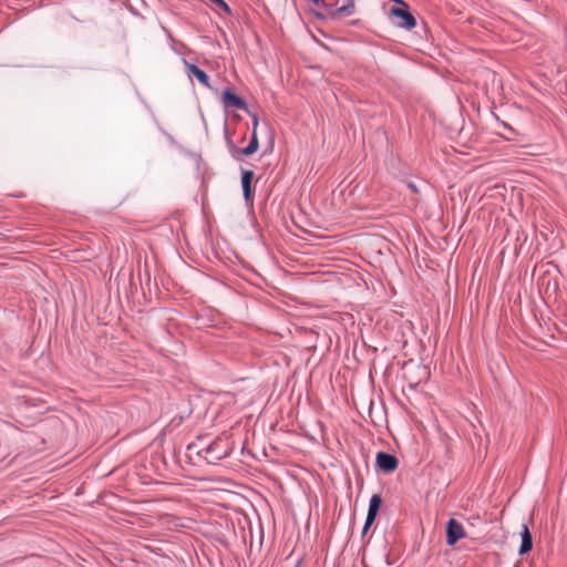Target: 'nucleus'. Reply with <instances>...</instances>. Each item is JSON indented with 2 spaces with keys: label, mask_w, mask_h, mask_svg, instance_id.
Wrapping results in <instances>:
<instances>
[{
  "label": "nucleus",
  "mask_w": 567,
  "mask_h": 567,
  "mask_svg": "<svg viewBox=\"0 0 567 567\" xmlns=\"http://www.w3.org/2000/svg\"><path fill=\"white\" fill-rule=\"evenodd\" d=\"M465 537L463 525L454 518L447 522L446 526V543L450 546L455 545L460 539Z\"/></svg>",
  "instance_id": "obj_2"
},
{
  "label": "nucleus",
  "mask_w": 567,
  "mask_h": 567,
  "mask_svg": "<svg viewBox=\"0 0 567 567\" xmlns=\"http://www.w3.org/2000/svg\"><path fill=\"white\" fill-rule=\"evenodd\" d=\"M313 4L317 7L328 8V3H330V0H311Z\"/></svg>",
  "instance_id": "obj_10"
},
{
  "label": "nucleus",
  "mask_w": 567,
  "mask_h": 567,
  "mask_svg": "<svg viewBox=\"0 0 567 567\" xmlns=\"http://www.w3.org/2000/svg\"><path fill=\"white\" fill-rule=\"evenodd\" d=\"M257 126H258V118L255 117L254 122H252V132H257Z\"/></svg>",
  "instance_id": "obj_12"
},
{
  "label": "nucleus",
  "mask_w": 567,
  "mask_h": 567,
  "mask_svg": "<svg viewBox=\"0 0 567 567\" xmlns=\"http://www.w3.org/2000/svg\"><path fill=\"white\" fill-rule=\"evenodd\" d=\"M218 445V441H215L213 444H210L207 450H206V454H210Z\"/></svg>",
  "instance_id": "obj_11"
},
{
  "label": "nucleus",
  "mask_w": 567,
  "mask_h": 567,
  "mask_svg": "<svg viewBox=\"0 0 567 567\" xmlns=\"http://www.w3.org/2000/svg\"><path fill=\"white\" fill-rule=\"evenodd\" d=\"M381 504H382L381 496L378 494L372 495V497L370 499V504H369V511H368L364 528H363L364 532H367L368 528L371 526V524L374 522Z\"/></svg>",
  "instance_id": "obj_4"
},
{
  "label": "nucleus",
  "mask_w": 567,
  "mask_h": 567,
  "mask_svg": "<svg viewBox=\"0 0 567 567\" xmlns=\"http://www.w3.org/2000/svg\"><path fill=\"white\" fill-rule=\"evenodd\" d=\"M327 9L329 17L332 19L351 17L355 12V0H343L341 6H339L338 0H330Z\"/></svg>",
  "instance_id": "obj_1"
},
{
  "label": "nucleus",
  "mask_w": 567,
  "mask_h": 567,
  "mask_svg": "<svg viewBox=\"0 0 567 567\" xmlns=\"http://www.w3.org/2000/svg\"><path fill=\"white\" fill-rule=\"evenodd\" d=\"M532 547H533L532 534L529 532L528 526L526 524H524L523 530H522V545L519 548V554L520 555L527 554L528 551H530Z\"/></svg>",
  "instance_id": "obj_8"
},
{
  "label": "nucleus",
  "mask_w": 567,
  "mask_h": 567,
  "mask_svg": "<svg viewBox=\"0 0 567 567\" xmlns=\"http://www.w3.org/2000/svg\"><path fill=\"white\" fill-rule=\"evenodd\" d=\"M377 465L384 473H392L396 470L399 465L398 458L389 453L379 452L377 454Z\"/></svg>",
  "instance_id": "obj_3"
},
{
  "label": "nucleus",
  "mask_w": 567,
  "mask_h": 567,
  "mask_svg": "<svg viewBox=\"0 0 567 567\" xmlns=\"http://www.w3.org/2000/svg\"><path fill=\"white\" fill-rule=\"evenodd\" d=\"M227 455V452L224 453V456ZM223 455H218L216 458H221Z\"/></svg>",
  "instance_id": "obj_14"
},
{
  "label": "nucleus",
  "mask_w": 567,
  "mask_h": 567,
  "mask_svg": "<svg viewBox=\"0 0 567 567\" xmlns=\"http://www.w3.org/2000/svg\"><path fill=\"white\" fill-rule=\"evenodd\" d=\"M258 147H259V142H258V137H257V132H252L251 140H250L248 146L243 148L240 152L244 155L248 156V155H252L254 153H256L258 151Z\"/></svg>",
  "instance_id": "obj_9"
},
{
  "label": "nucleus",
  "mask_w": 567,
  "mask_h": 567,
  "mask_svg": "<svg viewBox=\"0 0 567 567\" xmlns=\"http://www.w3.org/2000/svg\"><path fill=\"white\" fill-rule=\"evenodd\" d=\"M223 103L225 104L226 107H233L236 110H245L246 109L245 101L241 97H239L238 95H236L234 92H231L230 90H226L223 93Z\"/></svg>",
  "instance_id": "obj_5"
},
{
  "label": "nucleus",
  "mask_w": 567,
  "mask_h": 567,
  "mask_svg": "<svg viewBox=\"0 0 567 567\" xmlns=\"http://www.w3.org/2000/svg\"><path fill=\"white\" fill-rule=\"evenodd\" d=\"M210 252H212L215 257L219 258L218 250L213 249V250H210Z\"/></svg>",
  "instance_id": "obj_13"
},
{
  "label": "nucleus",
  "mask_w": 567,
  "mask_h": 567,
  "mask_svg": "<svg viewBox=\"0 0 567 567\" xmlns=\"http://www.w3.org/2000/svg\"><path fill=\"white\" fill-rule=\"evenodd\" d=\"M187 74L196 78V80L204 86L210 87L208 75L194 64L186 63Z\"/></svg>",
  "instance_id": "obj_7"
},
{
  "label": "nucleus",
  "mask_w": 567,
  "mask_h": 567,
  "mask_svg": "<svg viewBox=\"0 0 567 567\" xmlns=\"http://www.w3.org/2000/svg\"><path fill=\"white\" fill-rule=\"evenodd\" d=\"M254 176H255V174L252 171H244L243 172L241 186H243L245 199L247 202H250L252 199L251 183H252Z\"/></svg>",
  "instance_id": "obj_6"
}]
</instances>
